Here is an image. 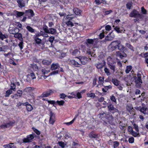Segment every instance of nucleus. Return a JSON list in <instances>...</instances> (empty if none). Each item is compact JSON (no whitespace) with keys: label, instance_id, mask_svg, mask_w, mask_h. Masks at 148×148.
Listing matches in <instances>:
<instances>
[{"label":"nucleus","instance_id":"obj_47","mask_svg":"<svg viewBox=\"0 0 148 148\" xmlns=\"http://www.w3.org/2000/svg\"><path fill=\"white\" fill-rule=\"evenodd\" d=\"M34 132L38 135H39L40 134V132L37 129L34 127L32 128Z\"/></svg>","mask_w":148,"mask_h":148},{"label":"nucleus","instance_id":"obj_57","mask_svg":"<svg viewBox=\"0 0 148 148\" xmlns=\"http://www.w3.org/2000/svg\"><path fill=\"white\" fill-rule=\"evenodd\" d=\"M23 41H21L18 44V46L19 47L21 50H22L23 48Z\"/></svg>","mask_w":148,"mask_h":148},{"label":"nucleus","instance_id":"obj_29","mask_svg":"<svg viewBox=\"0 0 148 148\" xmlns=\"http://www.w3.org/2000/svg\"><path fill=\"white\" fill-rule=\"evenodd\" d=\"M26 107L27 110L28 111H31L33 109V108L31 104H29L28 102V104H27V105L26 106Z\"/></svg>","mask_w":148,"mask_h":148},{"label":"nucleus","instance_id":"obj_45","mask_svg":"<svg viewBox=\"0 0 148 148\" xmlns=\"http://www.w3.org/2000/svg\"><path fill=\"white\" fill-rule=\"evenodd\" d=\"M58 143L62 148H64L66 144H65L64 142L62 141H59Z\"/></svg>","mask_w":148,"mask_h":148},{"label":"nucleus","instance_id":"obj_37","mask_svg":"<svg viewBox=\"0 0 148 148\" xmlns=\"http://www.w3.org/2000/svg\"><path fill=\"white\" fill-rule=\"evenodd\" d=\"M25 14L24 12L16 11V17H18L22 16Z\"/></svg>","mask_w":148,"mask_h":148},{"label":"nucleus","instance_id":"obj_6","mask_svg":"<svg viewBox=\"0 0 148 148\" xmlns=\"http://www.w3.org/2000/svg\"><path fill=\"white\" fill-rule=\"evenodd\" d=\"M77 58L79 59L82 64L84 65L89 60L88 58L85 56H80Z\"/></svg>","mask_w":148,"mask_h":148},{"label":"nucleus","instance_id":"obj_15","mask_svg":"<svg viewBox=\"0 0 148 148\" xmlns=\"http://www.w3.org/2000/svg\"><path fill=\"white\" fill-rule=\"evenodd\" d=\"M116 55L117 57H119L121 59L123 58H126L127 56V54L124 52L122 53L118 51L116 52Z\"/></svg>","mask_w":148,"mask_h":148},{"label":"nucleus","instance_id":"obj_43","mask_svg":"<svg viewBox=\"0 0 148 148\" xmlns=\"http://www.w3.org/2000/svg\"><path fill=\"white\" fill-rule=\"evenodd\" d=\"M104 71L105 73L107 75H111V73L109 69L105 67L104 69Z\"/></svg>","mask_w":148,"mask_h":148},{"label":"nucleus","instance_id":"obj_20","mask_svg":"<svg viewBox=\"0 0 148 148\" xmlns=\"http://www.w3.org/2000/svg\"><path fill=\"white\" fill-rule=\"evenodd\" d=\"M3 147L5 148H16V147L14 146L13 143H10L9 144L4 145Z\"/></svg>","mask_w":148,"mask_h":148},{"label":"nucleus","instance_id":"obj_54","mask_svg":"<svg viewBox=\"0 0 148 148\" xmlns=\"http://www.w3.org/2000/svg\"><path fill=\"white\" fill-rule=\"evenodd\" d=\"M87 95L88 97H91L94 98L96 96L94 93H88L87 94Z\"/></svg>","mask_w":148,"mask_h":148},{"label":"nucleus","instance_id":"obj_55","mask_svg":"<svg viewBox=\"0 0 148 148\" xmlns=\"http://www.w3.org/2000/svg\"><path fill=\"white\" fill-rule=\"evenodd\" d=\"M54 38L55 37L53 36H51L49 38V41L51 43V44L53 43Z\"/></svg>","mask_w":148,"mask_h":148},{"label":"nucleus","instance_id":"obj_12","mask_svg":"<svg viewBox=\"0 0 148 148\" xmlns=\"http://www.w3.org/2000/svg\"><path fill=\"white\" fill-rule=\"evenodd\" d=\"M98 42L97 39H88L86 40V44L87 45H92L97 43Z\"/></svg>","mask_w":148,"mask_h":148},{"label":"nucleus","instance_id":"obj_13","mask_svg":"<svg viewBox=\"0 0 148 148\" xmlns=\"http://www.w3.org/2000/svg\"><path fill=\"white\" fill-rule=\"evenodd\" d=\"M9 33L12 34H15L16 33H18L19 31V29L18 28L16 27H13L12 28H10L8 29Z\"/></svg>","mask_w":148,"mask_h":148},{"label":"nucleus","instance_id":"obj_33","mask_svg":"<svg viewBox=\"0 0 148 148\" xmlns=\"http://www.w3.org/2000/svg\"><path fill=\"white\" fill-rule=\"evenodd\" d=\"M73 11L75 14L77 15H79L80 14V10L77 8H74Z\"/></svg>","mask_w":148,"mask_h":148},{"label":"nucleus","instance_id":"obj_27","mask_svg":"<svg viewBox=\"0 0 148 148\" xmlns=\"http://www.w3.org/2000/svg\"><path fill=\"white\" fill-rule=\"evenodd\" d=\"M17 2L18 4V6L19 7L22 8L25 6V3L22 0H17Z\"/></svg>","mask_w":148,"mask_h":148},{"label":"nucleus","instance_id":"obj_14","mask_svg":"<svg viewBox=\"0 0 148 148\" xmlns=\"http://www.w3.org/2000/svg\"><path fill=\"white\" fill-rule=\"evenodd\" d=\"M50 112V117L49 122L50 124L53 125L55 121V115L51 111Z\"/></svg>","mask_w":148,"mask_h":148},{"label":"nucleus","instance_id":"obj_44","mask_svg":"<svg viewBox=\"0 0 148 148\" xmlns=\"http://www.w3.org/2000/svg\"><path fill=\"white\" fill-rule=\"evenodd\" d=\"M79 51L77 49H74L72 52V54L74 56L76 55L77 54H79Z\"/></svg>","mask_w":148,"mask_h":148},{"label":"nucleus","instance_id":"obj_53","mask_svg":"<svg viewBox=\"0 0 148 148\" xmlns=\"http://www.w3.org/2000/svg\"><path fill=\"white\" fill-rule=\"evenodd\" d=\"M11 89L14 91L16 90V86L14 83H12L10 85Z\"/></svg>","mask_w":148,"mask_h":148},{"label":"nucleus","instance_id":"obj_61","mask_svg":"<svg viewBox=\"0 0 148 148\" xmlns=\"http://www.w3.org/2000/svg\"><path fill=\"white\" fill-rule=\"evenodd\" d=\"M119 143L117 141H114V148L117 147L119 145Z\"/></svg>","mask_w":148,"mask_h":148},{"label":"nucleus","instance_id":"obj_21","mask_svg":"<svg viewBox=\"0 0 148 148\" xmlns=\"http://www.w3.org/2000/svg\"><path fill=\"white\" fill-rule=\"evenodd\" d=\"M74 23L75 24H78V23ZM66 24L69 27H72L74 25V23L71 21H67L66 22Z\"/></svg>","mask_w":148,"mask_h":148},{"label":"nucleus","instance_id":"obj_51","mask_svg":"<svg viewBox=\"0 0 148 148\" xmlns=\"http://www.w3.org/2000/svg\"><path fill=\"white\" fill-rule=\"evenodd\" d=\"M47 34L48 33H46L45 32H44L42 31V36L44 37H49V36Z\"/></svg>","mask_w":148,"mask_h":148},{"label":"nucleus","instance_id":"obj_3","mask_svg":"<svg viewBox=\"0 0 148 148\" xmlns=\"http://www.w3.org/2000/svg\"><path fill=\"white\" fill-rule=\"evenodd\" d=\"M35 137V134L34 133L28 135L26 138L23 140V142L24 143L31 142L33 140V139Z\"/></svg>","mask_w":148,"mask_h":148},{"label":"nucleus","instance_id":"obj_31","mask_svg":"<svg viewBox=\"0 0 148 148\" xmlns=\"http://www.w3.org/2000/svg\"><path fill=\"white\" fill-rule=\"evenodd\" d=\"M34 89L33 88L31 87H28L25 88L24 91L26 92H29L33 90Z\"/></svg>","mask_w":148,"mask_h":148},{"label":"nucleus","instance_id":"obj_22","mask_svg":"<svg viewBox=\"0 0 148 148\" xmlns=\"http://www.w3.org/2000/svg\"><path fill=\"white\" fill-rule=\"evenodd\" d=\"M60 67V66L58 63H56V64L52 63L51 66V69L52 70H55L59 68Z\"/></svg>","mask_w":148,"mask_h":148},{"label":"nucleus","instance_id":"obj_56","mask_svg":"<svg viewBox=\"0 0 148 148\" xmlns=\"http://www.w3.org/2000/svg\"><path fill=\"white\" fill-rule=\"evenodd\" d=\"M42 36V31H41L40 32L36 33L34 36V37L38 38L39 36Z\"/></svg>","mask_w":148,"mask_h":148},{"label":"nucleus","instance_id":"obj_34","mask_svg":"<svg viewBox=\"0 0 148 148\" xmlns=\"http://www.w3.org/2000/svg\"><path fill=\"white\" fill-rule=\"evenodd\" d=\"M125 45L127 47H128L131 50H132L133 51H134V48L129 43H126L125 44Z\"/></svg>","mask_w":148,"mask_h":148},{"label":"nucleus","instance_id":"obj_24","mask_svg":"<svg viewBox=\"0 0 148 148\" xmlns=\"http://www.w3.org/2000/svg\"><path fill=\"white\" fill-rule=\"evenodd\" d=\"M114 30L118 33H124L125 30H123L118 26H116L114 28Z\"/></svg>","mask_w":148,"mask_h":148},{"label":"nucleus","instance_id":"obj_50","mask_svg":"<svg viewBox=\"0 0 148 148\" xmlns=\"http://www.w3.org/2000/svg\"><path fill=\"white\" fill-rule=\"evenodd\" d=\"M41 71L42 74L44 75L45 74H47L49 72V71L45 69H42Z\"/></svg>","mask_w":148,"mask_h":148},{"label":"nucleus","instance_id":"obj_59","mask_svg":"<svg viewBox=\"0 0 148 148\" xmlns=\"http://www.w3.org/2000/svg\"><path fill=\"white\" fill-rule=\"evenodd\" d=\"M22 90H18L17 91V94L19 97H21L22 94Z\"/></svg>","mask_w":148,"mask_h":148},{"label":"nucleus","instance_id":"obj_42","mask_svg":"<svg viewBox=\"0 0 148 148\" xmlns=\"http://www.w3.org/2000/svg\"><path fill=\"white\" fill-rule=\"evenodd\" d=\"M121 43H120L119 45H118L117 48H118V49L119 50L121 51L124 49L125 47L123 45L121 44Z\"/></svg>","mask_w":148,"mask_h":148},{"label":"nucleus","instance_id":"obj_1","mask_svg":"<svg viewBox=\"0 0 148 148\" xmlns=\"http://www.w3.org/2000/svg\"><path fill=\"white\" fill-rule=\"evenodd\" d=\"M142 76L144 77L141 73H139L137 74L136 76L134 77V79L135 80V86L138 88L141 87V84L143 83L141 79Z\"/></svg>","mask_w":148,"mask_h":148},{"label":"nucleus","instance_id":"obj_8","mask_svg":"<svg viewBox=\"0 0 148 148\" xmlns=\"http://www.w3.org/2000/svg\"><path fill=\"white\" fill-rule=\"evenodd\" d=\"M111 71L114 73L116 69V63L115 62H109L108 64Z\"/></svg>","mask_w":148,"mask_h":148},{"label":"nucleus","instance_id":"obj_19","mask_svg":"<svg viewBox=\"0 0 148 148\" xmlns=\"http://www.w3.org/2000/svg\"><path fill=\"white\" fill-rule=\"evenodd\" d=\"M14 37L18 39L21 41H23V38L22 37V35L20 33H16L14 35Z\"/></svg>","mask_w":148,"mask_h":148},{"label":"nucleus","instance_id":"obj_48","mask_svg":"<svg viewBox=\"0 0 148 148\" xmlns=\"http://www.w3.org/2000/svg\"><path fill=\"white\" fill-rule=\"evenodd\" d=\"M27 76L28 77H31L32 79H35L36 78V76L35 75V74L33 73H31L30 74H28L27 75Z\"/></svg>","mask_w":148,"mask_h":148},{"label":"nucleus","instance_id":"obj_41","mask_svg":"<svg viewBox=\"0 0 148 148\" xmlns=\"http://www.w3.org/2000/svg\"><path fill=\"white\" fill-rule=\"evenodd\" d=\"M34 38L37 44H40L41 43L42 40L41 39H40L38 38L34 37Z\"/></svg>","mask_w":148,"mask_h":148},{"label":"nucleus","instance_id":"obj_25","mask_svg":"<svg viewBox=\"0 0 148 148\" xmlns=\"http://www.w3.org/2000/svg\"><path fill=\"white\" fill-rule=\"evenodd\" d=\"M42 63L44 65H48L51 64L52 62L51 60H44L42 61Z\"/></svg>","mask_w":148,"mask_h":148},{"label":"nucleus","instance_id":"obj_26","mask_svg":"<svg viewBox=\"0 0 148 148\" xmlns=\"http://www.w3.org/2000/svg\"><path fill=\"white\" fill-rule=\"evenodd\" d=\"M112 82L115 86H118L119 85V81L116 78H112Z\"/></svg>","mask_w":148,"mask_h":148},{"label":"nucleus","instance_id":"obj_38","mask_svg":"<svg viewBox=\"0 0 148 148\" xmlns=\"http://www.w3.org/2000/svg\"><path fill=\"white\" fill-rule=\"evenodd\" d=\"M89 136L90 138H96L97 137V136L93 132H91L89 134Z\"/></svg>","mask_w":148,"mask_h":148},{"label":"nucleus","instance_id":"obj_30","mask_svg":"<svg viewBox=\"0 0 148 148\" xmlns=\"http://www.w3.org/2000/svg\"><path fill=\"white\" fill-rule=\"evenodd\" d=\"M26 29L28 30V31L31 33H33L35 32V30L33 29L31 26L28 25L26 27Z\"/></svg>","mask_w":148,"mask_h":148},{"label":"nucleus","instance_id":"obj_18","mask_svg":"<svg viewBox=\"0 0 148 148\" xmlns=\"http://www.w3.org/2000/svg\"><path fill=\"white\" fill-rule=\"evenodd\" d=\"M140 111L144 114L148 115V108L145 106L142 107L140 109Z\"/></svg>","mask_w":148,"mask_h":148},{"label":"nucleus","instance_id":"obj_23","mask_svg":"<svg viewBox=\"0 0 148 148\" xmlns=\"http://www.w3.org/2000/svg\"><path fill=\"white\" fill-rule=\"evenodd\" d=\"M8 37V36L7 34H3V33L0 31V39L2 40H3L4 38H7Z\"/></svg>","mask_w":148,"mask_h":148},{"label":"nucleus","instance_id":"obj_5","mask_svg":"<svg viewBox=\"0 0 148 148\" xmlns=\"http://www.w3.org/2000/svg\"><path fill=\"white\" fill-rule=\"evenodd\" d=\"M120 43H121V42L119 40L112 42L109 45V47L111 50L113 51L117 48L118 45Z\"/></svg>","mask_w":148,"mask_h":148},{"label":"nucleus","instance_id":"obj_9","mask_svg":"<svg viewBox=\"0 0 148 148\" xmlns=\"http://www.w3.org/2000/svg\"><path fill=\"white\" fill-rule=\"evenodd\" d=\"M25 14L26 16H28L29 18L32 17L34 15V13L33 11L31 9H28L26 10Z\"/></svg>","mask_w":148,"mask_h":148},{"label":"nucleus","instance_id":"obj_63","mask_svg":"<svg viewBox=\"0 0 148 148\" xmlns=\"http://www.w3.org/2000/svg\"><path fill=\"white\" fill-rule=\"evenodd\" d=\"M66 96L64 93H62L60 95V97L61 99H64Z\"/></svg>","mask_w":148,"mask_h":148},{"label":"nucleus","instance_id":"obj_17","mask_svg":"<svg viewBox=\"0 0 148 148\" xmlns=\"http://www.w3.org/2000/svg\"><path fill=\"white\" fill-rule=\"evenodd\" d=\"M115 36L113 33H110L105 38V39L106 40H111Z\"/></svg>","mask_w":148,"mask_h":148},{"label":"nucleus","instance_id":"obj_39","mask_svg":"<svg viewBox=\"0 0 148 148\" xmlns=\"http://www.w3.org/2000/svg\"><path fill=\"white\" fill-rule=\"evenodd\" d=\"M133 3L132 2L127 3L126 5V8L128 9H130L132 6Z\"/></svg>","mask_w":148,"mask_h":148},{"label":"nucleus","instance_id":"obj_52","mask_svg":"<svg viewBox=\"0 0 148 148\" xmlns=\"http://www.w3.org/2000/svg\"><path fill=\"white\" fill-rule=\"evenodd\" d=\"M126 109L127 110L130 112L132 110V109H133V108L132 105H129L127 106Z\"/></svg>","mask_w":148,"mask_h":148},{"label":"nucleus","instance_id":"obj_58","mask_svg":"<svg viewBox=\"0 0 148 148\" xmlns=\"http://www.w3.org/2000/svg\"><path fill=\"white\" fill-rule=\"evenodd\" d=\"M108 119L109 120L108 122H109L110 123H112L113 119V117L111 115H110L108 117Z\"/></svg>","mask_w":148,"mask_h":148},{"label":"nucleus","instance_id":"obj_35","mask_svg":"<svg viewBox=\"0 0 148 148\" xmlns=\"http://www.w3.org/2000/svg\"><path fill=\"white\" fill-rule=\"evenodd\" d=\"M12 92V91L11 89L7 90L6 92L5 96V97H7L9 96L10 95Z\"/></svg>","mask_w":148,"mask_h":148},{"label":"nucleus","instance_id":"obj_60","mask_svg":"<svg viewBox=\"0 0 148 148\" xmlns=\"http://www.w3.org/2000/svg\"><path fill=\"white\" fill-rule=\"evenodd\" d=\"M11 97L12 98L15 99H17L18 97H19L18 95L16 94L14 95H11Z\"/></svg>","mask_w":148,"mask_h":148},{"label":"nucleus","instance_id":"obj_10","mask_svg":"<svg viewBox=\"0 0 148 148\" xmlns=\"http://www.w3.org/2000/svg\"><path fill=\"white\" fill-rule=\"evenodd\" d=\"M68 61L76 67H80L82 65L81 64L79 63L78 62L75 60L69 59L68 60Z\"/></svg>","mask_w":148,"mask_h":148},{"label":"nucleus","instance_id":"obj_28","mask_svg":"<svg viewBox=\"0 0 148 148\" xmlns=\"http://www.w3.org/2000/svg\"><path fill=\"white\" fill-rule=\"evenodd\" d=\"M105 63L99 62L95 65L97 69H101L104 66Z\"/></svg>","mask_w":148,"mask_h":148},{"label":"nucleus","instance_id":"obj_7","mask_svg":"<svg viewBox=\"0 0 148 148\" xmlns=\"http://www.w3.org/2000/svg\"><path fill=\"white\" fill-rule=\"evenodd\" d=\"M107 107L108 109V111L112 113H114L118 112V110L115 108L114 106L112 104H108Z\"/></svg>","mask_w":148,"mask_h":148},{"label":"nucleus","instance_id":"obj_4","mask_svg":"<svg viewBox=\"0 0 148 148\" xmlns=\"http://www.w3.org/2000/svg\"><path fill=\"white\" fill-rule=\"evenodd\" d=\"M42 29L44 31L48 34H54L57 33V30L56 29L52 28L49 29L48 27L46 26L43 27Z\"/></svg>","mask_w":148,"mask_h":148},{"label":"nucleus","instance_id":"obj_46","mask_svg":"<svg viewBox=\"0 0 148 148\" xmlns=\"http://www.w3.org/2000/svg\"><path fill=\"white\" fill-rule=\"evenodd\" d=\"M131 134L135 137H137L138 135L139 136H140L139 133L138 132H135L133 131Z\"/></svg>","mask_w":148,"mask_h":148},{"label":"nucleus","instance_id":"obj_62","mask_svg":"<svg viewBox=\"0 0 148 148\" xmlns=\"http://www.w3.org/2000/svg\"><path fill=\"white\" fill-rule=\"evenodd\" d=\"M107 64H108L109 62H110V63H112V58L110 57L109 56L107 58Z\"/></svg>","mask_w":148,"mask_h":148},{"label":"nucleus","instance_id":"obj_16","mask_svg":"<svg viewBox=\"0 0 148 148\" xmlns=\"http://www.w3.org/2000/svg\"><path fill=\"white\" fill-rule=\"evenodd\" d=\"M53 92L52 90H50L49 91H47L43 92L41 95V96L42 97H47L50 95L51 94L53 93Z\"/></svg>","mask_w":148,"mask_h":148},{"label":"nucleus","instance_id":"obj_40","mask_svg":"<svg viewBox=\"0 0 148 148\" xmlns=\"http://www.w3.org/2000/svg\"><path fill=\"white\" fill-rule=\"evenodd\" d=\"M75 17V15L72 14L68 15L66 16V18L67 19L69 20V21H71Z\"/></svg>","mask_w":148,"mask_h":148},{"label":"nucleus","instance_id":"obj_32","mask_svg":"<svg viewBox=\"0 0 148 148\" xmlns=\"http://www.w3.org/2000/svg\"><path fill=\"white\" fill-rule=\"evenodd\" d=\"M77 116L78 115H76L75 118L70 122L64 123V124H65L68 125H71L73 123V122H74V121H75V120L76 119Z\"/></svg>","mask_w":148,"mask_h":148},{"label":"nucleus","instance_id":"obj_2","mask_svg":"<svg viewBox=\"0 0 148 148\" xmlns=\"http://www.w3.org/2000/svg\"><path fill=\"white\" fill-rule=\"evenodd\" d=\"M129 16L131 17L143 19V15L139 13L135 9H134L129 14Z\"/></svg>","mask_w":148,"mask_h":148},{"label":"nucleus","instance_id":"obj_11","mask_svg":"<svg viewBox=\"0 0 148 148\" xmlns=\"http://www.w3.org/2000/svg\"><path fill=\"white\" fill-rule=\"evenodd\" d=\"M15 122L14 121H10L9 122L6 124H3L1 125V128H8L12 126L14 124Z\"/></svg>","mask_w":148,"mask_h":148},{"label":"nucleus","instance_id":"obj_64","mask_svg":"<svg viewBox=\"0 0 148 148\" xmlns=\"http://www.w3.org/2000/svg\"><path fill=\"white\" fill-rule=\"evenodd\" d=\"M133 126L134 127V128L135 129V130L137 132H139V130L138 128V126L136 124L134 123L133 125Z\"/></svg>","mask_w":148,"mask_h":148},{"label":"nucleus","instance_id":"obj_36","mask_svg":"<svg viewBox=\"0 0 148 148\" xmlns=\"http://www.w3.org/2000/svg\"><path fill=\"white\" fill-rule=\"evenodd\" d=\"M132 68V67L131 66H127L126 67L125 69V72L126 73H128Z\"/></svg>","mask_w":148,"mask_h":148},{"label":"nucleus","instance_id":"obj_49","mask_svg":"<svg viewBox=\"0 0 148 148\" xmlns=\"http://www.w3.org/2000/svg\"><path fill=\"white\" fill-rule=\"evenodd\" d=\"M56 103L58 104L59 106H63L65 102L63 100L61 101H56Z\"/></svg>","mask_w":148,"mask_h":148}]
</instances>
